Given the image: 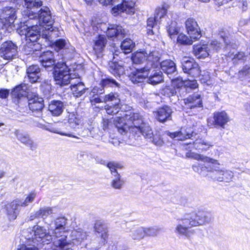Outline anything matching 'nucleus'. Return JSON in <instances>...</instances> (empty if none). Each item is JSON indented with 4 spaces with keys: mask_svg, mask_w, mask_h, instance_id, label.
Masks as SVG:
<instances>
[{
    "mask_svg": "<svg viewBox=\"0 0 250 250\" xmlns=\"http://www.w3.org/2000/svg\"><path fill=\"white\" fill-rule=\"evenodd\" d=\"M187 157L201 161L212 165L206 166L205 164H198L192 166V168L202 176L207 177L214 181L229 182L234 175L232 171L225 168L220 169V163L218 160L195 153H189Z\"/></svg>",
    "mask_w": 250,
    "mask_h": 250,
    "instance_id": "1",
    "label": "nucleus"
},
{
    "mask_svg": "<svg viewBox=\"0 0 250 250\" xmlns=\"http://www.w3.org/2000/svg\"><path fill=\"white\" fill-rule=\"evenodd\" d=\"M114 124L121 134L128 131L139 132L147 139H151L153 133L149 126L144 123L142 116L137 113L127 112L124 117H116Z\"/></svg>",
    "mask_w": 250,
    "mask_h": 250,
    "instance_id": "2",
    "label": "nucleus"
},
{
    "mask_svg": "<svg viewBox=\"0 0 250 250\" xmlns=\"http://www.w3.org/2000/svg\"><path fill=\"white\" fill-rule=\"evenodd\" d=\"M211 221V218L203 210L186 213L176 219L174 232L178 235L188 237L189 229L193 227L203 226Z\"/></svg>",
    "mask_w": 250,
    "mask_h": 250,
    "instance_id": "3",
    "label": "nucleus"
},
{
    "mask_svg": "<svg viewBox=\"0 0 250 250\" xmlns=\"http://www.w3.org/2000/svg\"><path fill=\"white\" fill-rule=\"evenodd\" d=\"M36 25L31 27H24L23 30H24L22 34L25 35V40L27 42V46L31 48L33 51H36L40 48V45L37 42V40L40 36L42 38L50 41L52 36L56 37L58 36L57 32L58 28L52 26L51 24L49 26V29L45 28L46 25L41 26L38 20Z\"/></svg>",
    "mask_w": 250,
    "mask_h": 250,
    "instance_id": "4",
    "label": "nucleus"
},
{
    "mask_svg": "<svg viewBox=\"0 0 250 250\" xmlns=\"http://www.w3.org/2000/svg\"><path fill=\"white\" fill-rule=\"evenodd\" d=\"M42 5V2L41 0H24L25 9L22 11V15L25 18L38 20L41 26L46 25L45 28L49 29V26L54 23L49 8L43 7L38 13L35 11L36 8L40 7Z\"/></svg>",
    "mask_w": 250,
    "mask_h": 250,
    "instance_id": "5",
    "label": "nucleus"
},
{
    "mask_svg": "<svg viewBox=\"0 0 250 250\" xmlns=\"http://www.w3.org/2000/svg\"><path fill=\"white\" fill-rule=\"evenodd\" d=\"M47 229L40 225L34 226L32 229H29L23 232V235L26 240H31L32 242L39 244H49L53 239V235L49 230V226Z\"/></svg>",
    "mask_w": 250,
    "mask_h": 250,
    "instance_id": "6",
    "label": "nucleus"
},
{
    "mask_svg": "<svg viewBox=\"0 0 250 250\" xmlns=\"http://www.w3.org/2000/svg\"><path fill=\"white\" fill-rule=\"evenodd\" d=\"M87 234L86 232L84 231L82 229H74L69 231L68 237L65 238L62 240H57L53 242L55 250H72L70 248V245L73 244H76V242H80L86 238Z\"/></svg>",
    "mask_w": 250,
    "mask_h": 250,
    "instance_id": "7",
    "label": "nucleus"
},
{
    "mask_svg": "<svg viewBox=\"0 0 250 250\" xmlns=\"http://www.w3.org/2000/svg\"><path fill=\"white\" fill-rule=\"evenodd\" d=\"M99 3L103 5H115L112 8V13L114 15L122 12H126L132 14L135 12V3L132 0H98Z\"/></svg>",
    "mask_w": 250,
    "mask_h": 250,
    "instance_id": "8",
    "label": "nucleus"
},
{
    "mask_svg": "<svg viewBox=\"0 0 250 250\" xmlns=\"http://www.w3.org/2000/svg\"><path fill=\"white\" fill-rule=\"evenodd\" d=\"M53 74L56 84L61 86L66 85L75 79V77L70 74L68 67L64 63H58L55 65Z\"/></svg>",
    "mask_w": 250,
    "mask_h": 250,
    "instance_id": "9",
    "label": "nucleus"
},
{
    "mask_svg": "<svg viewBox=\"0 0 250 250\" xmlns=\"http://www.w3.org/2000/svg\"><path fill=\"white\" fill-rule=\"evenodd\" d=\"M67 219L65 217H59L56 219L54 222V226L48 224L49 230L53 235L55 241L62 240L68 237L69 230L66 228Z\"/></svg>",
    "mask_w": 250,
    "mask_h": 250,
    "instance_id": "10",
    "label": "nucleus"
},
{
    "mask_svg": "<svg viewBox=\"0 0 250 250\" xmlns=\"http://www.w3.org/2000/svg\"><path fill=\"white\" fill-rule=\"evenodd\" d=\"M16 10L12 7L3 8L0 12V22L2 24V28L5 29L8 32H11L15 27L14 21L17 18Z\"/></svg>",
    "mask_w": 250,
    "mask_h": 250,
    "instance_id": "11",
    "label": "nucleus"
},
{
    "mask_svg": "<svg viewBox=\"0 0 250 250\" xmlns=\"http://www.w3.org/2000/svg\"><path fill=\"white\" fill-rule=\"evenodd\" d=\"M133 63L139 64L147 60L151 65H154L160 59V55L158 51H153L148 54L146 51L136 52L134 53L131 58Z\"/></svg>",
    "mask_w": 250,
    "mask_h": 250,
    "instance_id": "12",
    "label": "nucleus"
},
{
    "mask_svg": "<svg viewBox=\"0 0 250 250\" xmlns=\"http://www.w3.org/2000/svg\"><path fill=\"white\" fill-rule=\"evenodd\" d=\"M229 121V117L226 112H216L213 114V120L211 118L208 119V125L210 127H220L224 128Z\"/></svg>",
    "mask_w": 250,
    "mask_h": 250,
    "instance_id": "13",
    "label": "nucleus"
},
{
    "mask_svg": "<svg viewBox=\"0 0 250 250\" xmlns=\"http://www.w3.org/2000/svg\"><path fill=\"white\" fill-rule=\"evenodd\" d=\"M17 46L11 41L2 43L0 48V56L5 60H11L17 54Z\"/></svg>",
    "mask_w": 250,
    "mask_h": 250,
    "instance_id": "14",
    "label": "nucleus"
},
{
    "mask_svg": "<svg viewBox=\"0 0 250 250\" xmlns=\"http://www.w3.org/2000/svg\"><path fill=\"white\" fill-rule=\"evenodd\" d=\"M182 68L185 73H188L196 77L200 74L201 71L198 64L190 58L184 57L182 60Z\"/></svg>",
    "mask_w": 250,
    "mask_h": 250,
    "instance_id": "15",
    "label": "nucleus"
},
{
    "mask_svg": "<svg viewBox=\"0 0 250 250\" xmlns=\"http://www.w3.org/2000/svg\"><path fill=\"white\" fill-rule=\"evenodd\" d=\"M154 70L149 68L148 65L144 68L141 69H137L132 71L130 75V79L133 83H141L146 79L149 73Z\"/></svg>",
    "mask_w": 250,
    "mask_h": 250,
    "instance_id": "16",
    "label": "nucleus"
},
{
    "mask_svg": "<svg viewBox=\"0 0 250 250\" xmlns=\"http://www.w3.org/2000/svg\"><path fill=\"white\" fill-rule=\"evenodd\" d=\"M187 31L191 38L197 40L201 37V31L197 22L192 18L188 19L185 22Z\"/></svg>",
    "mask_w": 250,
    "mask_h": 250,
    "instance_id": "17",
    "label": "nucleus"
},
{
    "mask_svg": "<svg viewBox=\"0 0 250 250\" xmlns=\"http://www.w3.org/2000/svg\"><path fill=\"white\" fill-rule=\"evenodd\" d=\"M106 31L107 36L114 40L115 38L121 39L125 37L126 34L125 31L121 26L111 24L108 26L106 25Z\"/></svg>",
    "mask_w": 250,
    "mask_h": 250,
    "instance_id": "18",
    "label": "nucleus"
},
{
    "mask_svg": "<svg viewBox=\"0 0 250 250\" xmlns=\"http://www.w3.org/2000/svg\"><path fill=\"white\" fill-rule=\"evenodd\" d=\"M6 213L10 220L16 219L19 214L20 208L21 207L17 200H15L10 203L4 205Z\"/></svg>",
    "mask_w": 250,
    "mask_h": 250,
    "instance_id": "19",
    "label": "nucleus"
},
{
    "mask_svg": "<svg viewBox=\"0 0 250 250\" xmlns=\"http://www.w3.org/2000/svg\"><path fill=\"white\" fill-rule=\"evenodd\" d=\"M71 89L73 94L76 97L81 96L85 91L86 88L83 83L80 82L79 77L75 76V79L71 81Z\"/></svg>",
    "mask_w": 250,
    "mask_h": 250,
    "instance_id": "20",
    "label": "nucleus"
},
{
    "mask_svg": "<svg viewBox=\"0 0 250 250\" xmlns=\"http://www.w3.org/2000/svg\"><path fill=\"white\" fill-rule=\"evenodd\" d=\"M185 108L192 109L202 105L201 96L199 94H194L189 96L184 100Z\"/></svg>",
    "mask_w": 250,
    "mask_h": 250,
    "instance_id": "21",
    "label": "nucleus"
},
{
    "mask_svg": "<svg viewBox=\"0 0 250 250\" xmlns=\"http://www.w3.org/2000/svg\"><path fill=\"white\" fill-rule=\"evenodd\" d=\"M193 133V130L190 128H182L181 131L170 133L168 132L167 135L171 138L176 139L178 140L183 141L192 137Z\"/></svg>",
    "mask_w": 250,
    "mask_h": 250,
    "instance_id": "22",
    "label": "nucleus"
},
{
    "mask_svg": "<svg viewBox=\"0 0 250 250\" xmlns=\"http://www.w3.org/2000/svg\"><path fill=\"white\" fill-rule=\"evenodd\" d=\"M208 45L199 44L194 45L193 52L194 55L198 59L205 58L211 53Z\"/></svg>",
    "mask_w": 250,
    "mask_h": 250,
    "instance_id": "23",
    "label": "nucleus"
},
{
    "mask_svg": "<svg viewBox=\"0 0 250 250\" xmlns=\"http://www.w3.org/2000/svg\"><path fill=\"white\" fill-rule=\"evenodd\" d=\"M106 42L107 40L104 35H99L94 39L93 48L96 55L99 56L102 54Z\"/></svg>",
    "mask_w": 250,
    "mask_h": 250,
    "instance_id": "24",
    "label": "nucleus"
},
{
    "mask_svg": "<svg viewBox=\"0 0 250 250\" xmlns=\"http://www.w3.org/2000/svg\"><path fill=\"white\" fill-rule=\"evenodd\" d=\"M39 60L42 65L45 68L52 66L55 63L54 54L50 51L43 52L41 55Z\"/></svg>",
    "mask_w": 250,
    "mask_h": 250,
    "instance_id": "25",
    "label": "nucleus"
},
{
    "mask_svg": "<svg viewBox=\"0 0 250 250\" xmlns=\"http://www.w3.org/2000/svg\"><path fill=\"white\" fill-rule=\"evenodd\" d=\"M65 125L62 123L56 124L46 127L45 129L51 132L56 133L62 136L76 138V136L65 131Z\"/></svg>",
    "mask_w": 250,
    "mask_h": 250,
    "instance_id": "26",
    "label": "nucleus"
},
{
    "mask_svg": "<svg viewBox=\"0 0 250 250\" xmlns=\"http://www.w3.org/2000/svg\"><path fill=\"white\" fill-rule=\"evenodd\" d=\"M157 65V64H155L154 66ZM149 68L152 69V70H154V71L152 73L151 72L148 76H147L146 78H147L148 83L155 85L163 81L164 78L161 71L156 70L153 65H152L151 67H149Z\"/></svg>",
    "mask_w": 250,
    "mask_h": 250,
    "instance_id": "27",
    "label": "nucleus"
},
{
    "mask_svg": "<svg viewBox=\"0 0 250 250\" xmlns=\"http://www.w3.org/2000/svg\"><path fill=\"white\" fill-rule=\"evenodd\" d=\"M171 113V109L167 106H165L159 108L155 112V116L159 121L164 122L166 120L170 119Z\"/></svg>",
    "mask_w": 250,
    "mask_h": 250,
    "instance_id": "28",
    "label": "nucleus"
},
{
    "mask_svg": "<svg viewBox=\"0 0 250 250\" xmlns=\"http://www.w3.org/2000/svg\"><path fill=\"white\" fill-rule=\"evenodd\" d=\"M94 229L97 233L101 234V243L105 244L108 236L107 227L102 222L97 221L95 224Z\"/></svg>",
    "mask_w": 250,
    "mask_h": 250,
    "instance_id": "29",
    "label": "nucleus"
},
{
    "mask_svg": "<svg viewBox=\"0 0 250 250\" xmlns=\"http://www.w3.org/2000/svg\"><path fill=\"white\" fill-rule=\"evenodd\" d=\"M64 108L63 103L59 101H52L48 106V110L53 116L60 115Z\"/></svg>",
    "mask_w": 250,
    "mask_h": 250,
    "instance_id": "30",
    "label": "nucleus"
},
{
    "mask_svg": "<svg viewBox=\"0 0 250 250\" xmlns=\"http://www.w3.org/2000/svg\"><path fill=\"white\" fill-rule=\"evenodd\" d=\"M43 100L41 97L35 96L29 100L28 105L30 109L32 111L41 110L43 107Z\"/></svg>",
    "mask_w": 250,
    "mask_h": 250,
    "instance_id": "31",
    "label": "nucleus"
},
{
    "mask_svg": "<svg viewBox=\"0 0 250 250\" xmlns=\"http://www.w3.org/2000/svg\"><path fill=\"white\" fill-rule=\"evenodd\" d=\"M27 74L31 83L36 82L39 78L40 70L37 65H33L27 69Z\"/></svg>",
    "mask_w": 250,
    "mask_h": 250,
    "instance_id": "32",
    "label": "nucleus"
},
{
    "mask_svg": "<svg viewBox=\"0 0 250 250\" xmlns=\"http://www.w3.org/2000/svg\"><path fill=\"white\" fill-rule=\"evenodd\" d=\"M28 90V88L26 84H21L16 86L13 89L12 94L14 96L17 97L18 99L23 97L25 101H26V97L27 96Z\"/></svg>",
    "mask_w": 250,
    "mask_h": 250,
    "instance_id": "33",
    "label": "nucleus"
},
{
    "mask_svg": "<svg viewBox=\"0 0 250 250\" xmlns=\"http://www.w3.org/2000/svg\"><path fill=\"white\" fill-rule=\"evenodd\" d=\"M15 134L17 139L23 144L29 146L32 149L35 148L36 146L32 140H31L29 136L20 132L19 130L15 131Z\"/></svg>",
    "mask_w": 250,
    "mask_h": 250,
    "instance_id": "34",
    "label": "nucleus"
},
{
    "mask_svg": "<svg viewBox=\"0 0 250 250\" xmlns=\"http://www.w3.org/2000/svg\"><path fill=\"white\" fill-rule=\"evenodd\" d=\"M162 70L167 74L174 73L176 71L175 63L170 60H166L160 63Z\"/></svg>",
    "mask_w": 250,
    "mask_h": 250,
    "instance_id": "35",
    "label": "nucleus"
},
{
    "mask_svg": "<svg viewBox=\"0 0 250 250\" xmlns=\"http://www.w3.org/2000/svg\"><path fill=\"white\" fill-rule=\"evenodd\" d=\"M113 84H116V83L113 80L104 79L101 82L100 85L101 87L96 86L93 88L91 93L94 94L99 95L102 94L104 92L103 87L106 86H112Z\"/></svg>",
    "mask_w": 250,
    "mask_h": 250,
    "instance_id": "36",
    "label": "nucleus"
},
{
    "mask_svg": "<svg viewBox=\"0 0 250 250\" xmlns=\"http://www.w3.org/2000/svg\"><path fill=\"white\" fill-rule=\"evenodd\" d=\"M110 72L115 76H120L125 72V68L121 63L111 62L110 64Z\"/></svg>",
    "mask_w": 250,
    "mask_h": 250,
    "instance_id": "37",
    "label": "nucleus"
},
{
    "mask_svg": "<svg viewBox=\"0 0 250 250\" xmlns=\"http://www.w3.org/2000/svg\"><path fill=\"white\" fill-rule=\"evenodd\" d=\"M193 147L195 149L200 151H206L208 148L212 146L211 143L206 142L204 140L198 139L196 140L195 142L193 143Z\"/></svg>",
    "mask_w": 250,
    "mask_h": 250,
    "instance_id": "38",
    "label": "nucleus"
},
{
    "mask_svg": "<svg viewBox=\"0 0 250 250\" xmlns=\"http://www.w3.org/2000/svg\"><path fill=\"white\" fill-rule=\"evenodd\" d=\"M133 240H140L145 236V228L139 227L134 228L130 234Z\"/></svg>",
    "mask_w": 250,
    "mask_h": 250,
    "instance_id": "39",
    "label": "nucleus"
},
{
    "mask_svg": "<svg viewBox=\"0 0 250 250\" xmlns=\"http://www.w3.org/2000/svg\"><path fill=\"white\" fill-rule=\"evenodd\" d=\"M168 8V5L166 3L157 7L154 13L155 18L160 21V20L166 15Z\"/></svg>",
    "mask_w": 250,
    "mask_h": 250,
    "instance_id": "40",
    "label": "nucleus"
},
{
    "mask_svg": "<svg viewBox=\"0 0 250 250\" xmlns=\"http://www.w3.org/2000/svg\"><path fill=\"white\" fill-rule=\"evenodd\" d=\"M38 245L32 242L31 240H27L24 243L19 245L16 250H39Z\"/></svg>",
    "mask_w": 250,
    "mask_h": 250,
    "instance_id": "41",
    "label": "nucleus"
},
{
    "mask_svg": "<svg viewBox=\"0 0 250 250\" xmlns=\"http://www.w3.org/2000/svg\"><path fill=\"white\" fill-rule=\"evenodd\" d=\"M68 122L72 127H75L82 123L81 118L74 112L69 113L68 116Z\"/></svg>",
    "mask_w": 250,
    "mask_h": 250,
    "instance_id": "42",
    "label": "nucleus"
},
{
    "mask_svg": "<svg viewBox=\"0 0 250 250\" xmlns=\"http://www.w3.org/2000/svg\"><path fill=\"white\" fill-rule=\"evenodd\" d=\"M91 25L98 30L101 29L104 31L106 29V24L100 17H94L92 19Z\"/></svg>",
    "mask_w": 250,
    "mask_h": 250,
    "instance_id": "43",
    "label": "nucleus"
},
{
    "mask_svg": "<svg viewBox=\"0 0 250 250\" xmlns=\"http://www.w3.org/2000/svg\"><path fill=\"white\" fill-rule=\"evenodd\" d=\"M134 46L133 41L129 39H125L121 43V48L125 54L130 53Z\"/></svg>",
    "mask_w": 250,
    "mask_h": 250,
    "instance_id": "44",
    "label": "nucleus"
},
{
    "mask_svg": "<svg viewBox=\"0 0 250 250\" xmlns=\"http://www.w3.org/2000/svg\"><path fill=\"white\" fill-rule=\"evenodd\" d=\"M37 194L35 192L30 193L24 200L17 199L21 207H26L29 205L30 203L33 202L36 197Z\"/></svg>",
    "mask_w": 250,
    "mask_h": 250,
    "instance_id": "45",
    "label": "nucleus"
},
{
    "mask_svg": "<svg viewBox=\"0 0 250 250\" xmlns=\"http://www.w3.org/2000/svg\"><path fill=\"white\" fill-rule=\"evenodd\" d=\"M195 40L194 38H191L190 36L188 37L183 33L180 34L177 39V42L185 45H190Z\"/></svg>",
    "mask_w": 250,
    "mask_h": 250,
    "instance_id": "46",
    "label": "nucleus"
},
{
    "mask_svg": "<svg viewBox=\"0 0 250 250\" xmlns=\"http://www.w3.org/2000/svg\"><path fill=\"white\" fill-rule=\"evenodd\" d=\"M113 102L114 104L116 105H119L120 104V99L119 95L116 93H110L106 95L104 98V102Z\"/></svg>",
    "mask_w": 250,
    "mask_h": 250,
    "instance_id": "47",
    "label": "nucleus"
},
{
    "mask_svg": "<svg viewBox=\"0 0 250 250\" xmlns=\"http://www.w3.org/2000/svg\"><path fill=\"white\" fill-rule=\"evenodd\" d=\"M53 213V208L50 207H44L41 208L36 211V215L40 216V218L43 219Z\"/></svg>",
    "mask_w": 250,
    "mask_h": 250,
    "instance_id": "48",
    "label": "nucleus"
},
{
    "mask_svg": "<svg viewBox=\"0 0 250 250\" xmlns=\"http://www.w3.org/2000/svg\"><path fill=\"white\" fill-rule=\"evenodd\" d=\"M159 21L153 17H150L147 19V34L148 35H153L154 34L152 28L158 23Z\"/></svg>",
    "mask_w": 250,
    "mask_h": 250,
    "instance_id": "49",
    "label": "nucleus"
},
{
    "mask_svg": "<svg viewBox=\"0 0 250 250\" xmlns=\"http://www.w3.org/2000/svg\"><path fill=\"white\" fill-rule=\"evenodd\" d=\"M180 80L181 84L178 85V86H185L189 87L192 89L196 88L198 87V83L197 81L195 80H183V79H179Z\"/></svg>",
    "mask_w": 250,
    "mask_h": 250,
    "instance_id": "50",
    "label": "nucleus"
},
{
    "mask_svg": "<svg viewBox=\"0 0 250 250\" xmlns=\"http://www.w3.org/2000/svg\"><path fill=\"white\" fill-rule=\"evenodd\" d=\"M161 230V228L158 227L145 228V236H155Z\"/></svg>",
    "mask_w": 250,
    "mask_h": 250,
    "instance_id": "51",
    "label": "nucleus"
},
{
    "mask_svg": "<svg viewBox=\"0 0 250 250\" xmlns=\"http://www.w3.org/2000/svg\"><path fill=\"white\" fill-rule=\"evenodd\" d=\"M167 31L169 36L171 39H172L173 36L177 35L179 32V30L176 26L175 23L173 22H171V24L167 28Z\"/></svg>",
    "mask_w": 250,
    "mask_h": 250,
    "instance_id": "52",
    "label": "nucleus"
},
{
    "mask_svg": "<svg viewBox=\"0 0 250 250\" xmlns=\"http://www.w3.org/2000/svg\"><path fill=\"white\" fill-rule=\"evenodd\" d=\"M120 107L119 105H116L114 104L113 106H105V109L106 113L109 115L116 114L119 111Z\"/></svg>",
    "mask_w": 250,
    "mask_h": 250,
    "instance_id": "53",
    "label": "nucleus"
},
{
    "mask_svg": "<svg viewBox=\"0 0 250 250\" xmlns=\"http://www.w3.org/2000/svg\"><path fill=\"white\" fill-rule=\"evenodd\" d=\"M150 141L156 146H160L163 144V141L161 138L159 133L156 132L155 134H153V136L151 139H149Z\"/></svg>",
    "mask_w": 250,
    "mask_h": 250,
    "instance_id": "54",
    "label": "nucleus"
},
{
    "mask_svg": "<svg viewBox=\"0 0 250 250\" xmlns=\"http://www.w3.org/2000/svg\"><path fill=\"white\" fill-rule=\"evenodd\" d=\"M209 49L211 50V53L214 51H218L223 46L222 43L217 41H213L210 44L208 45Z\"/></svg>",
    "mask_w": 250,
    "mask_h": 250,
    "instance_id": "55",
    "label": "nucleus"
},
{
    "mask_svg": "<svg viewBox=\"0 0 250 250\" xmlns=\"http://www.w3.org/2000/svg\"><path fill=\"white\" fill-rule=\"evenodd\" d=\"M124 182L120 178L119 175H117L115 179L113 180L112 185L113 188H120L123 186Z\"/></svg>",
    "mask_w": 250,
    "mask_h": 250,
    "instance_id": "56",
    "label": "nucleus"
},
{
    "mask_svg": "<svg viewBox=\"0 0 250 250\" xmlns=\"http://www.w3.org/2000/svg\"><path fill=\"white\" fill-rule=\"evenodd\" d=\"M66 42L65 40L63 39H59L55 42V46L59 50L64 48L66 45Z\"/></svg>",
    "mask_w": 250,
    "mask_h": 250,
    "instance_id": "57",
    "label": "nucleus"
},
{
    "mask_svg": "<svg viewBox=\"0 0 250 250\" xmlns=\"http://www.w3.org/2000/svg\"><path fill=\"white\" fill-rule=\"evenodd\" d=\"M107 167L110 170L111 173H112L116 171L117 168L120 167V165L114 162H110L107 164Z\"/></svg>",
    "mask_w": 250,
    "mask_h": 250,
    "instance_id": "58",
    "label": "nucleus"
},
{
    "mask_svg": "<svg viewBox=\"0 0 250 250\" xmlns=\"http://www.w3.org/2000/svg\"><path fill=\"white\" fill-rule=\"evenodd\" d=\"M9 94V90L6 89H0V98L6 99L8 97Z\"/></svg>",
    "mask_w": 250,
    "mask_h": 250,
    "instance_id": "59",
    "label": "nucleus"
},
{
    "mask_svg": "<svg viewBox=\"0 0 250 250\" xmlns=\"http://www.w3.org/2000/svg\"><path fill=\"white\" fill-rule=\"evenodd\" d=\"M201 77L200 80L202 83H206L210 80V76L208 72H207L205 75H202Z\"/></svg>",
    "mask_w": 250,
    "mask_h": 250,
    "instance_id": "60",
    "label": "nucleus"
},
{
    "mask_svg": "<svg viewBox=\"0 0 250 250\" xmlns=\"http://www.w3.org/2000/svg\"><path fill=\"white\" fill-rule=\"evenodd\" d=\"M92 104H94L96 103H100L104 102V99H102L100 97H92V99L90 100Z\"/></svg>",
    "mask_w": 250,
    "mask_h": 250,
    "instance_id": "61",
    "label": "nucleus"
},
{
    "mask_svg": "<svg viewBox=\"0 0 250 250\" xmlns=\"http://www.w3.org/2000/svg\"><path fill=\"white\" fill-rule=\"evenodd\" d=\"M240 3L239 6L241 7L243 11H246L247 9V2L246 0H238Z\"/></svg>",
    "mask_w": 250,
    "mask_h": 250,
    "instance_id": "62",
    "label": "nucleus"
},
{
    "mask_svg": "<svg viewBox=\"0 0 250 250\" xmlns=\"http://www.w3.org/2000/svg\"><path fill=\"white\" fill-rule=\"evenodd\" d=\"M245 57V54L243 52H239L234 55L233 59L242 60Z\"/></svg>",
    "mask_w": 250,
    "mask_h": 250,
    "instance_id": "63",
    "label": "nucleus"
},
{
    "mask_svg": "<svg viewBox=\"0 0 250 250\" xmlns=\"http://www.w3.org/2000/svg\"><path fill=\"white\" fill-rule=\"evenodd\" d=\"M179 79H182V78H178L176 79H174V80H172V83H173V85L174 86H177V87H181L182 86H178V85L180 84L181 83H180V80H178Z\"/></svg>",
    "mask_w": 250,
    "mask_h": 250,
    "instance_id": "64",
    "label": "nucleus"
}]
</instances>
